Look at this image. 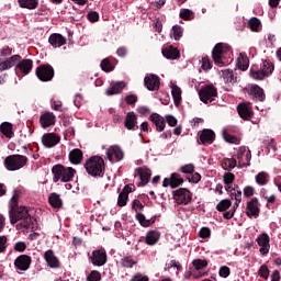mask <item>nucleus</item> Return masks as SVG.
Instances as JSON below:
<instances>
[{
  "instance_id": "de8ad7c7",
  "label": "nucleus",
  "mask_w": 281,
  "mask_h": 281,
  "mask_svg": "<svg viewBox=\"0 0 281 281\" xmlns=\"http://www.w3.org/2000/svg\"><path fill=\"white\" fill-rule=\"evenodd\" d=\"M236 165H237V161L234 158H225L222 164L224 170H234Z\"/></svg>"
},
{
  "instance_id": "1a4fd4ad",
  "label": "nucleus",
  "mask_w": 281,
  "mask_h": 281,
  "mask_svg": "<svg viewBox=\"0 0 281 281\" xmlns=\"http://www.w3.org/2000/svg\"><path fill=\"white\" fill-rule=\"evenodd\" d=\"M173 200L178 205H188L192 201V192L186 188L177 189L172 192Z\"/></svg>"
},
{
  "instance_id": "774afa93",
  "label": "nucleus",
  "mask_w": 281,
  "mask_h": 281,
  "mask_svg": "<svg viewBox=\"0 0 281 281\" xmlns=\"http://www.w3.org/2000/svg\"><path fill=\"white\" fill-rule=\"evenodd\" d=\"M134 281H149L148 276H144L142 273H136L133 278Z\"/></svg>"
},
{
  "instance_id": "5701e85b",
  "label": "nucleus",
  "mask_w": 281,
  "mask_h": 281,
  "mask_svg": "<svg viewBox=\"0 0 281 281\" xmlns=\"http://www.w3.org/2000/svg\"><path fill=\"white\" fill-rule=\"evenodd\" d=\"M44 259L46 260L50 269H58L60 267V260L54 255V250H47L44 252Z\"/></svg>"
},
{
  "instance_id": "09e8293b",
  "label": "nucleus",
  "mask_w": 281,
  "mask_h": 281,
  "mask_svg": "<svg viewBox=\"0 0 281 281\" xmlns=\"http://www.w3.org/2000/svg\"><path fill=\"white\" fill-rule=\"evenodd\" d=\"M179 16L183 21H192V19H194V12H192L190 9H183L180 11Z\"/></svg>"
},
{
  "instance_id": "6e6552de",
  "label": "nucleus",
  "mask_w": 281,
  "mask_h": 281,
  "mask_svg": "<svg viewBox=\"0 0 281 281\" xmlns=\"http://www.w3.org/2000/svg\"><path fill=\"white\" fill-rule=\"evenodd\" d=\"M35 75L41 82H49L54 80V67L49 64H42L36 68Z\"/></svg>"
},
{
  "instance_id": "412c9836",
  "label": "nucleus",
  "mask_w": 281,
  "mask_h": 281,
  "mask_svg": "<svg viewBox=\"0 0 281 281\" xmlns=\"http://www.w3.org/2000/svg\"><path fill=\"white\" fill-rule=\"evenodd\" d=\"M126 89V82L116 81L111 83L110 87L105 90L106 95H117V93H122Z\"/></svg>"
},
{
  "instance_id": "8fccbe9b",
  "label": "nucleus",
  "mask_w": 281,
  "mask_h": 281,
  "mask_svg": "<svg viewBox=\"0 0 281 281\" xmlns=\"http://www.w3.org/2000/svg\"><path fill=\"white\" fill-rule=\"evenodd\" d=\"M42 142H60V136L55 133H47L42 136Z\"/></svg>"
},
{
  "instance_id": "f704fd0d",
  "label": "nucleus",
  "mask_w": 281,
  "mask_h": 281,
  "mask_svg": "<svg viewBox=\"0 0 281 281\" xmlns=\"http://www.w3.org/2000/svg\"><path fill=\"white\" fill-rule=\"evenodd\" d=\"M200 142H214L216 139V134L214 131L204 128L199 132Z\"/></svg>"
},
{
  "instance_id": "aec40b11",
  "label": "nucleus",
  "mask_w": 281,
  "mask_h": 281,
  "mask_svg": "<svg viewBox=\"0 0 281 281\" xmlns=\"http://www.w3.org/2000/svg\"><path fill=\"white\" fill-rule=\"evenodd\" d=\"M42 128H49L56 124V115L53 112H45L40 116Z\"/></svg>"
},
{
  "instance_id": "f8f14e48",
  "label": "nucleus",
  "mask_w": 281,
  "mask_h": 281,
  "mask_svg": "<svg viewBox=\"0 0 281 281\" xmlns=\"http://www.w3.org/2000/svg\"><path fill=\"white\" fill-rule=\"evenodd\" d=\"M33 67L34 61L32 59H23V57H21L20 63H18L14 68V71L16 76H19L20 74H22L23 76H27V74L32 71Z\"/></svg>"
},
{
  "instance_id": "c85d7f7f",
  "label": "nucleus",
  "mask_w": 281,
  "mask_h": 281,
  "mask_svg": "<svg viewBox=\"0 0 281 281\" xmlns=\"http://www.w3.org/2000/svg\"><path fill=\"white\" fill-rule=\"evenodd\" d=\"M149 120L153 122V124H155L158 133H161L164 128H166V121L161 117V115L153 113L150 114Z\"/></svg>"
},
{
  "instance_id": "39448f33",
  "label": "nucleus",
  "mask_w": 281,
  "mask_h": 281,
  "mask_svg": "<svg viewBox=\"0 0 281 281\" xmlns=\"http://www.w3.org/2000/svg\"><path fill=\"white\" fill-rule=\"evenodd\" d=\"M199 98L204 104H210L218 98V90L213 85L202 86L199 90Z\"/></svg>"
},
{
  "instance_id": "0e129e2a",
  "label": "nucleus",
  "mask_w": 281,
  "mask_h": 281,
  "mask_svg": "<svg viewBox=\"0 0 281 281\" xmlns=\"http://www.w3.org/2000/svg\"><path fill=\"white\" fill-rule=\"evenodd\" d=\"M180 172L183 175H192V172H194V166L192 164L184 165L180 168Z\"/></svg>"
},
{
  "instance_id": "bf43d9fd",
  "label": "nucleus",
  "mask_w": 281,
  "mask_h": 281,
  "mask_svg": "<svg viewBox=\"0 0 281 281\" xmlns=\"http://www.w3.org/2000/svg\"><path fill=\"white\" fill-rule=\"evenodd\" d=\"M87 16L90 23H98L100 21V13L98 11H90Z\"/></svg>"
},
{
  "instance_id": "680f3d73",
  "label": "nucleus",
  "mask_w": 281,
  "mask_h": 281,
  "mask_svg": "<svg viewBox=\"0 0 281 281\" xmlns=\"http://www.w3.org/2000/svg\"><path fill=\"white\" fill-rule=\"evenodd\" d=\"M102 280V276L100 272L93 270L90 272V274L87 277V281H100Z\"/></svg>"
},
{
  "instance_id": "c03bdc74",
  "label": "nucleus",
  "mask_w": 281,
  "mask_h": 281,
  "mask_svg": "<svg viewBox=\"0 0 281 281\" xmlns=\"http://www.w3.org/2000/svg\"><path fill=\"white\" fill-rule=\"evenodd\" d=\"M100 67H101L102 71H105L106 74H109L115 69V66H113V63H111L110 58H104L101 61Z\"/></svg>"
},
{
  "instance_id": "49530a36",
  "label": "nucleus",
  "mask_w": 281,
  "mask_h": 281,
  "mask_svg": "<svg viewBox=\"0 0 281 281\" xmlns=\"http://www.w3.org/2000/svg\"><path fill=\"white\" fill-rule=\"evenodd\" d=\"M171 35L175 38V41H180L181 36H183V27L181 25H173Z\"/></svg>"
},
{
  "instance_id": "a18cd8bd",
  "label": "nucleus",
  "mask_w": 281,
  "mask_h": 281,
  "mask_svg": "<svg viewBox=\"0 0 281 281\" xmlns=\"http://www.w3.org/2000/svg\"><path fill=\"white\" fill-rule=\"evenodd\" d=\"M232 207V200L224 199L220 201V203L216 205L217 212H225V210H229Z\"/></svg>"
},
{
  "instance_id": "052dcab7",
  "label": "nucleus",
  "mask_w": 281,
  "mask_h": 281,
  "mask_svg": "<svg viewBox=\"0 0 281 281\" xmlns=\"http://www.w3.org/2000/svg\"><path fill=\"white\" fill-rule=\"evenodd\" d=\"M12 47L5 45L2 48H0V57L5 58L7 56H12Z\"/></svg>"
},
{
  "instance_id": "6e6d98bb",
  "label": "nucleus",
  "mask_w": 281,
  "mask_h": 281,
  "mask_svg": "<svg viewBox=\"0 0 281 281\" xmlns=\"http://www.w3.org/2000/svg\"><path fill=\"white\" fill-rule=\"evenodd\" d=\"M258 276H260V278H263V280H269V267H267V265H262L259 268Z\"/></svg>"
},
{
  "instance_id": "f03ea898",
  "label": "nucleus",
  "mask_w": 281,
  "mask_h": 281,
  "mask_svg": "<svg viewBox=\"0 0 281 281\" xmlns=\"http://www.w3.org/2000/svg\"><path fill=\"white\" fill-rule=\"evenodd\" d=\"M85 169L90 177H104V158L100 156H91L88 160H86Z\"/></svg>"
},
{
  "instance_id": "58836bf2",
  "label": "nucleus",
  "mask_w": 281,
  "mask_h": 281,
  "mask_svg": "<svg viewBox=\"0 0 281 281\" xmlns=\"http://www.w3.org/2000/svg\"><path fill=\"white\" fill-rule=\"evenodd\" d=\"M49 205H52L55 209L63 207V200L60 199V195L57 193H52L48 198Z\"/></svg>"
},
{
  "instance_id": "9d476101",
  "label": "nucleus",
  "mask_w": 281,
  "mask_h": 281,
  "mask_svg": "<svg viewBox=\"0 0 281 281\" xmlns=\"http://www.w3.org/2000/svg\"><path fill=\"white\" fill-rule=\"evenodd\" d=\"M106 159L113 164V161H122L124 159V150H122L121 146L112 145L106 151Z\"/></svg>"
},
{
  "instance_id": "ea45409f",
  "label": "nucleus",
  "mask_w": 281,
  "mask_h": 281,
  "mask_svg": "<svg viewBox=\"0 0 281 281\" xmlns=\"http://www.w3.org/2000/svg\"><path fill=\"white\" fill-rule=\"evenodd\" d=\"M137 265V260L133 259V257L125 256L121 259V267L124 269H133Z\"/></svg>"
},
{
  "instance_id": "2eb2a0df",
  "label": "nucleus",
  "mask_w": 281,
  "mask_h": 281,
  "mask_svg": "<svg viewBox=\"0 0 281 281\" xmlns=\"http://www.w3.org/2000/svg\"><path fill=\"white\" fill-rule=\"evenodd\" d=\"M90 260L95 267H102L106 265V251H104V249H98L92 251Z\"/></svg>"
},
{
  "instance_id": "c9c22d12",
  "label": "nucleus",
  "mask_w": 281,
  "mask_h": 281,
  "mask_svg": "<svg viewBox=\"0 0 281 281\" xmlns=\"http://www.w3.org/2000/svg\"><path fill=\"white\" fill-rule=\"evenodd\" d=\"M38 3V0H18L19 7L25 10H36Z\"/></svg>"
},
{
  "instance_id": "7c9ffc66",
  "label": "nucleus",
  "mask_w": 281,
  "mask_h": 281,
  "mask_svg": "<svg viewBox=\"0 0 281 281\" xmlns=\"http://www.w3.org/2000/svg\"><path fill=\"white\" fill-rule=\"evenodd\" d=\"M162 56L168 60H177L179 58L180 53L179 49L175 48L173 46H167L162 49Z\"/></svg>"
},
{
  "instance_id": "4d7b16f0",
  "label": "nucleus",
  "mask_w": 281,
  "mask_h": 281,
  "mask_svg": "<svg viewBox=\"0 0 281 281\" xmlns=\"http://www.w3.org/2000/svg\"><path fill=\"white\" fill-rule=\"evenodd\" d=\"M234 179H236V176H234V173L232 172H226L223 176V181L225 186H232L234 183Z\"/></svg>"
},
{
  "instance_id": "393cba45",
  "label": "nucleus",
  "mask_w": 281,
  "mask_h": 281,
  "mask_svg": "<svg viewBox=\"0 0 281 281\" xmlns=\"http://www.w3.org/2000/svg\"><path fill=\"white\" fill-rule=\"evenodd\" d=\"M0 133L7 137V139H12L14 137V125L10 122H2L0 124Z\"/></svg>"
},
{
  "instance_id": "bb28decb",
  "label": "nucleus",
  "mask_w": 281,
  "mask_h": 281,
  "mask_svg": "<svg viewBox=\"0 0 281 281\" xmlns=\"http://www.w3.org/2000/svg\"><path fill=\"white\" fill-rule=\"evenodd\" d=\"M21 55H13L9 58H5L2 61V67L4 69V71H8V69H12V67H15L16 69V65H19V63H21Z\"/></svg>"
},
{
  "instance_id": "a878e982",
  "label": "nucleus",
  "mask_w": 281,
  "mask_h": 281,
  "mask_svg": "<svg viewBox=\"0 0 281 281\" xmlns=\"http://www.w3.org/2000/svg\"><path fill=\"white\" fill-rule=\"evenodd\" d=\"M136 172L140 179V182L138 183V186L144 187V186H148V182L150 181V170L146 169V168H137Z\"/></svg>"
},
{
  "instance_id": "4468645a",
  "label": "nucleus",
  "mask_w": 281,
  "mask_h": 281,
  "mask_svg": "<svg viewBox=\"0 0 281 281\" xmlns=\"http://www.w3.org/2000/svg\"><path fill=\"white\" fill-rule=\"evenodd\" d=\"M237 112L241 120H251V117H254V110L249 102L238 104Z\"/></svg>"
},
{
  "instance_id": "c756f323",
  "label": "nucleus",
  "mask_w": 281,
  "mask_h": 281,
  "mask_svg": "<svg viewBox=\"0 0 281 281\" xmlns=\"http://www.w3.org/2000/svg\"><path fill=\"white\" fill-rule=\"evenodd\" d=\"M82 159H83L82 150H80L78 148L70 150V153H69L70 164L78 166V165L82 164Z\"/></svg>"
},
{
  "instance_id": "7ed1b4c3",
  "label": "nucleus",
  "mask_w": 281,
  "mask_h": 281,
  "mask_svg": "<svg viewBox=\"0 0 281 281\" xmlns=\"http://www.w3.org/2000/svg\"><path fill=\"white\" fill-rule=\"evenodd\" d=\"M52 172L54 175V183H58V181H63V183H67L74 179V175H76V169L71 167L65 168L63 165H56L53 167Z\"/></svg>"
},
{
  "instance_id": "5fc2aeb1",
  "label": "nucleus",
  "mask_w": 281,
  "mask_h": 281,
  "mask_svg": "<svg viewBox=\"0 0 281 281\" xmlns=\"http://www.w3.org/2000/svg\"><path fill=\"white\" fill-rule=\"evenodd\" d=\"M172 267H175L178 271H181L183 269V267L181 266V263H179V261L171 260L169 263L166 265L165 271H170Z\"/></svg>"
},
{
  "instance_id": "79ce46f5",
  "label": "nucleus",
  "mask_w": 281,
  "mask_h": 281,
  "mask_svg": "<svg viewBox=\"0 0 281 281\" xmlns=\"http://www.w3.org/2000/svg\"><path fill=\"white\" fill-rule=\"evenodd\" d=\"M171 95L176 106H179V104H181V88H179V86H173L171 89Z\"/></svg>"
},
{
  "instance_id": "e2e57ef3",
  "label": "nucleus",
  "mask_w": 281,
  "mask_h": 281,
  "mask_svg": "<svg viewBox=\"0 0 281 281\" xmlns=\"http://www.w3.org/2000/svg\"><path fill=\"white\" fill-rule=\"evenodd\" d=\"M201 68H202L204 71H210V69H212V61H210V57H203V58H202Z\"/></svg>"
},
{
  "instance_id": "603ef678",
  "label": "nucleus",
  "mask_w": 281,
  "mask_h": 281,
  "mask_svg": "<svg viewBox=\"0 0 281 281\" xmlns=\"http://www.w3.org/2000/svg\"><path fill=\"white\" fill-rule=\"evenodd\" d=\"M194 269H196V271H201V269H205V267H207V260L205 259H195L192 262Z\"/></svg>"
},
{
  "instance_id": "13d9d810",
  "label": "nucleus",
  "mask_w": 281,
  "mask_h": 281,
  "mask_svg": "<svg viewBox=\"0 0 281 281\" xmlns=\"http://www.w3.org/2000/svg\"><path fill=\"white\" fill-rule=\"evenodd\" d=\"M128 202V195L125 193H120L117 199V205L119 207H124L126 203Z\"/></svg>"
},
{
  "instance_id": "e433bc0d",
  "label": "nucleus",
  "mask_w": 281,
  "mask_h": 281,
  "mask_svg": "<svg viewBox=\"0 0 281 281\" xmlns=\"http://www.w3.org/2000/svg\"><path fill=\"white\" fill-rule=\"evenodd\" d=\"M249 76L252 80H265L266 74L261 70V68H258L257 66H252L249 71Z\"/></svg>"
},
{
  "instance_id": "dca6fc26",
  "label": "nucleus",
  "mask_w": 281,
  "mask_h": 281,
  "mask_svg": "<svg viewBox=\"0 0 281 281\" xmlns=\"http://www.w3.org/2000/svg\"><path fill=\"white\" fill-rule=\"evenodd\" d=\"M237 159L239 166H249V161H251V151L247 150V147L241 146L237 149Z\"/></svg>"
},
{
  "instance_id": "cd10ccee",
  "label": "nucleus",
  "mask_w": 281,
  "mask_h": 281,
  "mask_svg": "<svg viewBox=\"0 0 281 281\" xmlns=\"http://www.w3.org/2000/svg\"><path fill=\"white\" fill-rule=\"evenodd\" d=\"M231 199L233 201H235L234 212H236V210H238V205H240V203H243V191H240V188H238V186L235 187L234 189H232Z\"/></svg>"
},
{
  "instance_id": "ddd939ff",
  "label": "nucleus",
  "mask_w": 281,
  "mask_h": 281,
  "mask_svg": "<svg viewBox=\"0 0 281 281\" xmlns=\"http://www.w3.org/2000/svg\"><path fill=\"white\" fill-rule=\"evenodd\" d=\"M144 85L148 91H159L161 81L159 76L149 74L144 78Z\"/></svg>"
},
{
  "instance_id": "a211bd4d",
  "label": "nucleus",
  "mask_w": 281,
  "mask_h": 281,
  "mask_svg": "<svg viewBox=\"0 0 281 281\" xmlns=\"http://www.w3.org/2000/svg\"><path fill=\"white\" fill-rule=\"evenodd\" d=\"M183 183V178H181V175L175 172L171 173L170 178H165L162 181V188H179Z\"/></svg>"
},
{
  "instance_id": "2f4dec72",
  "label": "nucleus",
  "mask_w": 281,
  "mask_h": 281,
  "mask_svg": "<svg viewBox=\"0 0 281 281\" xmlns=\"http://www.w3.org/2000/svg\"><path fill=\"white\" fill-rule=\"evenodd\" d=\"M159 238H161V233L157 231H149L145 236L146 245H157L159 243Z\"/></svg>"
},
{
  "instance_id": "338daca9",
  "label": "nucleus",
  "mask_w": 281,
  "mask_h": 281,
  "mask_svg": "<svg viewBox=\"0 0 281 281\" xmlns=\"http://www.w3.org/2000/svg\"><path fill=\"white\" fill-rule=\"evenodd\" d=\"M126 104H135L137 102V94H128L125 97Z\"/></svg>"
},
{
  "instance_id": "473e14b6",
  "label": "nucleus",
  "mask_w": 281,
  "mask_h": 281,
  "mask_svg": "<svg viewBox=\"0 0 281 281\" xmlns=\"http://www.w3.org/2000/svg\"><path fill=\"white\" fill-rule=\"evenodd\" d=\"M222 78L226 85H234L237 82L238 77L234 74L232 69H224L222 70Z\"/></svg>"
},
{
  "instance_id": "a19ab883",
  "label": "nucleus",
  "mask_w": 281,
  "mask_h": 281,
  "mask_svg": "<svg viewBox=\"0 0 281 281\" xmlns=\"http://www.w3.org/2000/svg\"><path fill=\"white\" fill-rule=\"evenodd\" d=\"M136 221H138L142 227H150L153 223H155V220H146V215H144L143 213L136 214Z\"/></svg>"
},
{
  "instance_id": "9b49d317",
  "label": "nucleus",
  "mask_w": 281,
  "mask_h": 281,
  "mask_svg": "<svg viewBox=\"0 0 281 281\" xmlns=\"http://www.w3.org/2000/svg\"><path fill=\"white\" fill-rule=\"evenodd\" d=\"M246 216L248 218H258L260 216V202H258V198H252L247 202Z\"/></svg>"
},
{
  "instance_id": "f3484780",
  "label": "nucleus",
  "mask_w": 281,
  "mask_h": 281,
  "mask_svg": "<svg viewBox=\"0 0 281 281\" xmlns=\"http://www.w3.org/2000/svg\"><path fill=\"white\" fill-rule=\"evenodd\" d=\"M30 265H32V257L27 255H21L14 260V267L20 271H27L30 269Z\"/></svg>"
},
{
  "instance_id": "864d4df0",
  "label": "nucleus",
  "mask_w": 281,
  "mask_h": 281,
  "mask_svg": "<svg viewBox=\"0 0 281 281\" xmlns=\"http://www.w3.org/2000/svg\"><path fill=\"white\" fill-rule=\"evenodd\" d=\"M222 135H223V139L226 142H240V138L232 135L227 130H223Z\"/></svg>"
},
{
  "instance_id": "423d86ee",
  "label": "nucleus",
  "mask_w": 281,
  "mask_h": 281,
  "mask_svg": "<svg viewBox=\"0 0 281 281\" xmlns=\"http://www.w3.org/2000/svg\"><path fill=\"white\" fill-rule=\"evenodd\" d=\"M244 93L249 95L254 102H265L267 100V94H265V89L258 85H248L243 89Z\"/></svg>"
},
{
  "instance_id": "20e7f679",
  "label": "nucleus",
  "mask_w": 281,
  "mask_h": 281,
  "mask_svg": "<svg viewBox=\"0 0 281 281\" xmlns=\"http://www.w3.org/2000/svg\"><path fill=\"white\" fill-rule=\"evenodd\" d=\"M24 166H27V157L23 155H11L4 159V167L12 172L21 170Z\"/></svg>"
},
{
  "instance_id": "69168bd1",
  "label": "nucleus",
  "mask_w": 281,
  "mask_h": 281,
  "mask_svg": "<svg viewBox=\"0 0 281 281\" xmlns=\"http://www.w3.org/2000/svg\"><path fill=\"white\" fill-rule=\"evenodd\" d=\"M255 192H256V189H254V187L251 186H247L244 188V196H246V199H251Z\"/></svg>"
},
{
  "instance_id": "3c124183",
  "label": "nucleus",
  "mask_w": 281,
  "mask_h": 281,
  "mask_svg": "<svg viewBox=\"0 0 281 281\" xmlns=\"http://www.w3.org/2000/svg\"><path fill=\"white\" fill-rule=\"evenodd\" d=\"M248 26L250 27L251 32H258L260 29V20L258 18H251L248 21Z\"/></svg>"
},
{
  "instance_id": "0eeeda50",
  "label": "nucleus",
  "mask_w": 281,
  "mask_h": 281,
  "mask_svg": "<svg viewBox=\"0 0 281 281\" xmlns=\"http://www.w3.org/2000/svg\"><path fill=\"white\" fill-rule=\"evenodd\" d=\"M228 52H232V46H229V44L217 43L212 50V58L215 65H220V67H223V56H225V54H228Z\"/></svg>"
},
{
  "instance_id": "4be33fe9",
  "label": "nucleus",
  "mask_w": 281,
  "mask_h": 281,
  "mask_svg": "<svg viewBox=\"0 0 281 281\" xmlns=\"http://www.w3.org/2000/svg\"><path fill=\"white\" fill-rule=\"evenodd\" d=\"M257 243L259 245L260 248V254H262V256H267V254H269V235H267L266 233L260 234L257 237Z\"/></svg>"
},
{
  "instance_id": "37998d69",
  "label": "nucleus",
  "mask_w": 281,
  "mask_h": 281,
  "mask_svg": "<svg viewBox=\"0 0 281 281\" xmlns=\"http://www.w3.org/2000/svg\"><path fill=\"white\" fill-rule=\"evenodd\" d=\"M255 180L258 186H267L269 183V173L261 171L256 176Z\"/></svg>"
},
{
  "instance_id": "6ab92c4d",
  "label": "nucleus",
  "mask_w": 281,
  "mask_h": 281,
  "mask_svg": "<svg viewBox=\"0 0 281 281\" xmlns=\"http://www.w3.org/2000/svg\"><path fill=\"white\" fill-rule=\"evenodd\" d=\"M124 126L127 131L139 130V125H137V114H135V112H127L124 121Z\"/></svg>"
},
{
  "instance_id": "f257e3e1",
  "label": "nucleus",
  "mask_w": 281,
  "mask_h": 281,
  "mask_svg": "<svg viewBox=\"0 0 281 281\" xmlns=\"http://www.w3.org/2000/svg\"><path fill=\"white\" fill-rule=\"evenodd\" d=\"M18 196L13 195L11 198V205L9 211V217L11 225H15L19 221H21L16 225V229H27L30 225H32V216H30V211L27 206H19L16 204Z\"/></svg>"
},
{
  "instance_id": "72a5a7b5",
  "label": "nucleus",
  "mask_w": 281,
  "mask_h": 281,
  "mask_svg": "<svg viewBox=\"0 0 281 281\" xmlns=\"http://www.w3.org/2000/svg\"><path fill=\"white\" fill-rule=\"evenodd\" d=\"M260 69L263 74H266V78H269V76H271V74H273L276 70V65L273 61L265 59L260 65Z\"/></svg>"
},
{
  "instance_id": "4c0bfd02",
  "label": "nucleus",
  "mask_w": 281,
  "mask_h": 281,
  "mask_svg": "<svg viewBox=\"0 0 281 281\" xmlns=\"http://www.w3.org/2000/svg\"><path fill=\"white\" fill-rule=\"evenodd\" d=\"M237 67L241 71H247V69H249V57H247V55L240 53L237 58Z\"/></svg>"
},
{
  "instance_id": "b1692460",
  "label": "nucleus",
  "mask_w": 281,
  "mask_h": 281,
  "mask_svg": "<svg viewBox=\"0 0 281 281\" xmlns=\"http://www.w3.org/2000/svg\"><path fill=\"white\" fill-rule=\"evenodd\" d=\"M48 43L52 45V47H63V45L67 44V38L65 36H61L59 33H53L48 37Z\"/></svg>"
}]
</instances>
